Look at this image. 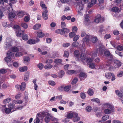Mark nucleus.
Wrapping results in <instances>:
<instances>
[{"label": "nucleus", "mask_w": 123, "mask_h": 123, "mask_svg": "<svg viewBox=\"0 0 123 123\" xmlns=\"http://www.w3.org/2000/svg\"><path fill=\"white\" fill-rule=\"evenodd\" d=\"M104 20V18L103 17H101V15L98 14L96 17L94 22L96 23H98L100 21H103Z\"/></svg>", "instance_id": "1a4fd4ad"}, {"label": "nucleus", "mask_w": 123, "mask_h": 123, "mask_svg": "<svg viewBox=\"0 0 123 123\" xmlns=\"http://www.w3.org/2000/svg\"><path fill=\"white\" fill-rule=\"evenodd\" d=\"M8 69H0V75H2L0 74H4L6 73L7 71V70Z\"/></svg>", "instance_id": "a18cd8bd"}, {"label": "nucleus", "mask_w": 123, "mask_h": 123, "mask_svg": "<svg viewBox=\"0 0 123 123\" xmlns=\"http://www.w3.org/2000/svg\"><path fill=\"white\" fill-rule=\"evenodd\" d=\"M44 113L40 112L38 113L36 115V118L34 120V123H39L40 122L39 118L43 115H44Z\"/></svg>", "instance_id": "9b49d317"}, {"label": "nucleus", "mask_w": 123, "mask_h": 123, "mask_svg": "<svg viewBox=\"0 0 123 123\" xmlns=\"http://www.w3.org/2000/svg\"><path fill=\"white\" fill-rule=\"evenodd\" d=\"M58 77L60 78H61L64 75V72L63 70H61L58 73Z\"/></svg>", "instance_id": "c756f323"}, {"label": "nucleus", "mask_w": 123, "mask_h": 123, "mask_svg": "<svg viewBox=\"0 0 123 123\" xmlns=\"http://www.w3.org/2000/svg\"><path fill=\"white\" fill-rule=\"evenodd\" d=\"M71 86L70 85H68L65 86H62L59 88V89L60 91H62L63 89L64 91L65 92H67L69 91L71 88Z\"/></svg>", "instance_id": "f8f14e48"}, {"label": "nucleus", "mask_w": 123, "mask_h": 123, "mask_svg": "<svg viewBox=\"0 0 123 123\" xmlns=\"http://www.w3.org/2000/svg\"><path fill=\"white\" fill-rule=\"evenodd\" d=\"M116 48L118 50L120 51H123V47L121 45H118Z\"/></svg>", "instance_id": "e2e57ef3"}, {"label": "nucleus", "mask_w": 123, "mask_h": 123, "mask_svg": "<svg viewBox=\"0 0 123 123\" xmlns=\"http://www.w3.org/2000/svg\"><path fill=\"white\" fill-rule=\"evenodd\" d=\"M49 84L52 86L55 85V82L53 80H49L48 82Z\"/></svg>", "instance_id": "69168bd1"}, {"label": "nucleus", "mask_w": 123, "mask_h": 123, "mask_svg": "<svg viewBox=\"0 0 123 123\" xmlns=\"http://www.w3.org/2000/svg\"><path fill=\"white\" fill-rule=\"evenodd\" d=\"M28 69L27 66H25L20 67L18 69L20 72H23L26 71Z\"/></svg>", "instance_id": "bb28decb"}, {"label": "nucleus", "mask_w": 123, "mask_h": 123, "mask_svg": "<svg viewBox=\"0 0 123 123\" xmlns=\"http://www.w3.org/2000/svg\"><path fill=\"white\" fill-rule=\"evenodd\" d=\"M111 44L115 48L117 44L116 42L115 41L112 40L111 42Z\"/></svg>", "instance_id": "5fc2aeb1"}, {"label": "nucleus", "mask_w": 123, "mask_h": 123, "mask_svg": "<svg viewBox=\"0 0 123 123\" xmlns=\"http://www.w3.org/2000/svg\"><path fill=\"white\" fill-rule=\"evenodd\" d=\"M20 65L19 62H14L13 64V66L16 68L18 67Z\"/></svg>", "instance_id": "49530a36"}, {"label": "nucleus", "mask_w": 123, "mask_h": 123, "mask_svg": "<svg viewBox=\"0 0 123 123\" xmlns=\"http://www.w3.org/2000/svg\"><path fill=\"white\" fill-rule=\"evenodd\" d=\"M20 90L23 91L25 89L26 87V83L24 82H23L21 84L20 86Z\"/></svg>", "instance_id": "c85d7f7f"}, {"label": "nucleus", "mask_w": 123, "mask_h": 123, "mask_svg": "<svg viewBox=\"0 0 123 123\" xmlns=\"http://www.w3.org/2000/svg\"><path fill=\"white\" fill-rule=\"evenodd\" d=\"M27 43L30 44H34L36 43L35 40L33 39H30L27 42Z\"/></svg>", "instance_id": "8fccbe9b"}, {"label": "nucleus", "mask_w": 123, "mask_h": 123, "mask_svg": "<svg viewBox=\"0 0 123 123\" xmlns=\"http://www.w3.org/2000/svg\"><path fill=\"white\" fill-rule=\"evenodd\" d=\"M114 109L113 107H111V108H107L104 110V112L106 114H109L114 111Z\"/></svg>", "instance_id": "2eb2a0df"}, {"label": "nucleus", "mask_w": 123, "mask_h": 123, "mask_svg": "<svg viewBox=\"0 0 123 123\" xmlns=\"http://www.w3.org/2000/svg\"><path fill=\"white\" fill-rule=\"evenodd\" d=\"M40 32H38V34H37V36L40 38H41L43 37L44 34L41 31H40Z\"/></svg>", "instance_id": "de8ad7c7"}, {"label": "nucleus", "mask_w": 123, "mask_h": 123, "mask_svg": "<svg viewBox=\"0 0 123 123\" xmlns=\"http://www.w3.org/2000/svg\"><path fill=\"white\" fill-rule=\"evenodd\" d=\"M80 55L79 51L78 50H76L74 52V56L77 59H78Z\"/></svg>", "instance_id": "c9c22d12"}, {"label": "nucleus", "mask_w": 123, "mask_h": 123, "mask_svg": "<svg viewBox=\"0 0 123 123\" xmlns=\"http://www.w3.org/2000/svg\"><path fill=\"white\" fill-rule=\"evenodd\" d=\"M81 98L83 99H84L86 97V94L84 92H81L80 94Z\"/></svg>", "instance_id": "4d7b16f0"}, {"label": "nucleus", "mask_w": 123, "mask_h": 123, "mask_svg": "<svg viewBox=\"0 0 123 123\" xmlns=\"http://www.w3.org/2000/svg\"><path fill=\"white\" fill-rule=\"evenodd\" d=\"M62 59H56L54 60V62L57 64H62Z\"/></svg>", "instance_id": "a878e982"}, {"label": "nucleus", "mask_w": 123, "mask_h": 123, "mask_svg": "<svg viewBox=\"0 0 123 123\" xmlns=\"http://www.w3.org/2000/svg\"><path fill=\"white\" fill-rule=\"evenodd\" d=\"M53 62V60L51 59H48L46 60L45 63H48L50 64L52 63Z\"/></svg>", "instance_id": "3c124183"}, {"label": "nucleus", "mask_w": 123, "mask_h": 123, "mask_svg": "<svg viewBox=\"0 0 123 123\" xmlns=\"http://www.w3.org/2000/svg\"><path fill=\"white\" fill-rule=\"evenodd\" d=\"M69 55V52L67 50H65L64 51L63 56L64 57L68 58Z\"/></svg>", "instance_id": "603ef678"}, {"label": "nucleus", "mask_w": 123, "mask_h": 123, "mask_svg": "<svg viewBox=\"0 0 123 123\" xmlns=\"http://www.w3.org/2000/svg\"><path fill=\"white\" fill-rule=\"evenodd\" d=\"M11 49L12 52H16L19 50V48L16 46L12 47Z\"/></svg>", "instance_id": "58836bf2"}, {"label": "nucleus", "mask_w": 123, "mask_h": 123, "mask_svg": "<svg viewBox=\"0 0 123 123\" xmlns=\"http://www.w3.org/2000/svg\"><path fill=\"white\" fill-rule=\"evenodd\" d=\"M76 112H74L70 111V112L68 113L67 115V118H66L65 119L63 120V121L65 122H67L69 121V120L68 118H71L73 117L74 115V114Z\"/></svg>", "instance_id": "6e6552de"}, {"label": "nucleus", "mask_w": 123, "mask_h": 123, "mask_svg": "<svg viewBox=\"0 0 123 123\" xmlns=\"http://www.w3.org/2000/svg\"><path fill=\"white\" fill-rule=\"evenodd\" d=\"M45 115L46 116L44 120L46 123H48L50 121V119L52 121L56 120V119L55 117H53L49 113H47V114H45Z\"/></svg>", "instance_id": "0eeeda50"}, {"label": "nucleus", "mask_w": 123, "mask_h": 123, "mask_svg": "<svg viewBox=\"0 0 123 123\" xmlns=\"http://www.w3.org/2000/svg\"><path fill=\"white\" fill-rule=\"evenodd\" d=\"M123 75V72L121 71L118 72L117 75V76L119 77H121Z\"/></svg>", "instance_id": "774afa93"}, {"label": "nucleus", "mask_w": 123, "mask_h": 123, "mask_svg": "<svg viewBox=\"0 0 123 123\" xmlns=\"http://www.w3.org/2000/svg\"><path fill=\"white\" fill-rule=\"evenodd\" d=\"M79 76L80 80H82L86 78L87 75L85 73L82 72L80 73Z\"/></svg>", "instance_id": "f3484780"}, {"label": "nucleus", "mask_w": 123, "mask_h": 123, "mask_svg": "<svg viewBox=\"0 0 123 123\" xmlns=\"http://www.w3.org/2000/svg\"><path fill=\"white\" fill-rule=\"evenodd\" d=\"M24 63L25 64H26L25 63V62H28L30 61V59L29 57L27 56H25L24 57Z\"/></svg>", "instance_id": "79ce46f5"}, {"label": "nucleus", "mask_w": 123, "mask_h": 123, "mask_svg": "<svg viewBox=\"0 0 123 123\" xmlns=\"http://www.w3.org/2000/svg\"><path fill=\"white\" fill-rule=\"evenodd\" d=\"M12 41L11 39L7 38L6 39L4 46V48L5 49H8L12 45Z\"/></svg>", "instance_id": "423d86ee"}, {"label": "nucleus", "mask_w": 123, "mask_h": 123, "mask_svg": "<svg viewBox=\"0 0 123 123\" xmlns=\"http://www.w3.org/2000/svg\"><path fill=\"white\" fill-rule=\"evenodd\" d=\"M89 17L87 14L85 15V19L84 24L86 25H88L89 23Z\"/></svg>", "instance_id": "a211bd4d"}, {"label": "nucleus", "mask_w": 123, "mask_h": 123, "mask_svg": "<svg viewBox=\"0 0 123 123\" xmlns=\"http://www.w3.org/2000/svg\"><path fill=\"white\" fill-rule=\"evenodd\" d=\"M40 5L41 6L43 11H46L47 10V7L45 4L42 1H41L40 2Z\"/></svg>", "instance_id": "5701e85b"}, {"label": "nucleus", "mask_w": 123, "mask_h": 123, "mask_svg": "<svg viewBox=\"0 0 123 123\" xmlns=\"http://www.w3.org/2000/svg\"><path fill=\"white\" fill-rule=\"evenodd\" d=\"M21 26L24 28V29H26L28 27L27 24L25 23H22L21 24Z\"/></svg>", "instance_id": "0e129e2a"}, {"label": "nucleus", "mask_w": 123, "mask_h": 123, "mask_svg": "<svg viewBox=\"0 0 123 123\" xmlns=\"http://www.w3.org/2000/svg\"><path fill=\"white\" fill-rule=\"evenodd\" d=\"M22 51L21 50V52H17L15 54V56L16 57H18L21 56L23 55Z\"/></svg>", "instance_id": "4c0bfd02"}, {"label": "nucleus", "mask_w": 123, "mask_h": 123, "mask_svg": "<svg viewBox=\"0 0 123 123\" xmlns=\"http://www.w3.org/2000/svg\"><path fill=\"white\" fill-rule=\"evenodd\" d=\"M112 74V73H105V77L107 79H110Z\"/></svg>", "instance_id": "c03bdc74"}, {"label": "nucleus", "mask_w": 123, "mask_h": 123, "mask_svg": "<svg viewBox=\"0 0 123 123\" xmlns=\"http://www.w3.org/2000/svg\"><path fill=\"white\" fill-rule=\"evenodd\" d=\"M24 14V13L22 11H19L18 12L17 15L19 18L22 17Z\"/></svg>", "instance_id": "2f4dec72"}, {"label": "nucleus", "mask_w": 123, "mask_h": 123, "mask_svg": "<svg viewBox=\"0 0 123 123\" xmlns=\"http://www.w3.org/2000/svg\"><path fill=\"white\" fill-rule=\"evenodd\" d=\"M9 18H13L15 17V13L11 12H10L9 10Z\"/></svg>", "instance_id": "e433bc0d"}, {"label": "nucleus", "mask_w": 123, "mask_h": 123, "mask_svg": "<svg viewBox=\"0 0 123 123\" xmlns=\"http://www.w3.org/2000/svg\"><path fill=\"white\" fill-rule=\"evenodd\" d=\"M53 68L56 70H58L59 69V67L58 64H55L53 66Z\"/></svg>", "instance_id": "338daca9"}, {"label": "nucleus", "mask_w": 123, "mask_h": 123, "mask_svg": "<svg viewBox=\"0 0 123 123\" xmlns=\"http://www.w3.org/2000/svg\"><path fill=\"white\" fill-rule=\"evenodd\" d=\"M90 40V41L92 43H96L98 40V39L97 37L93 35H87L84 38L83 40V44L82 46L84 47L85 46V43H86L87 44L89 42Z\"/></svg>", "instance_id": "f03ea898"}, {"label": "nucleus", "mask_w": 123, "mask_h": 123, "mask_svg": "<svg viewBox=\"0 0 123 123\" xmlns=\"http://www.w3.org/2000/svg\"><path fill=\"white\" fill-rule=\"evenodd\" d=\"M41 27V25L39 24H38L34 25L33 29L35 30H37L39 29Z\"/></svg>", "instance_id": "37998d69"}, {"label": "nucleus", "mask_w": 123, "mask_h": 123, "mask_svg": "<svg viewBox=\"0 0 123 123\" xmlns=\"http://www.w3.org/2000/svg\"><path fill=\"white\" fill-rule=\"evenodd\" d=\"M14 29H16V35L18 37L21 36L24 33V31H21L20 28V27L17 25H14L13 27Z\"/></svg>", "instance_id": "39448f33"}, {"label": "nucleus", "mask_w": 123, "mask_h": 123, "mask_svg": "<svg viewBox=\"0 0 123 123\" xmlns=\"http://www.w3.org/2000/svg\"><path fill=\"white\" fill-rule=\"evenodd\" d=\"M78 80V79L76 77H75L73 80L72 82V84L73 85L75 84L77 82Z\"/></svg>", "instance_id": "052dcab7"}, {"label": "nucleus", "mask_w": 123, "mask_h": 123, "mask_svg": "<svg viewBox=\"0 0 123 123\" xmlns=\"http://www.w3.org/2000/svg\"><path fill=\"white\" fill-rule=\"evenodd\" d=\"M114 63L115 68H119L121 66L122 64L121 62L117 60H114Z\"/></svg>", "instance_id": "dca6fc26"}, {"label": "nucleus", "mask_w": 123, "mask_h": 123, "mask_svg": "<svg viewBox=\"0 0 123 123\" xmlns=\"http://www.w3.org/2000/svg\"><path fill=\"white\" fill-rule=\"evenodd\" d=\"M6 79V76L4 75H0V90L1 89V84Z\"/></svg>", "instance_id": "aec40b11"}, {"label": "nucleus", "mask_w": 123, "mask_h": 123, "mask_svg": "<svg viewBox=\"0 0 123 123\" xmlns=\"http://www.w3.org/2000/svg\"><path fill=\"white\" fill-rule=\"evenodd\" d=\"M15 110H13L12 111L11 110V109L10 108H6L5 109V112L6 114H9L10 112H12L14 111Z\"/></svg>", "instance_id": "f704fd0d"}, {"label": "nucleus", "mask_w": 123, "mask_h": 123, "mask_svg": "<svg viewBox=\"0 0 123 123\" xmlns=\"http://www.w3.org/2000/svg\"><path fill=\"white\" fill-rule=\"evenodd\" d=\"M91 101L93 102H96L98 103H100V101L99 99L97 98H94L92 99L91 100Z\"/></svg>", "instance_id": "864d4df0"}, {"label": "nucleus", "mask_w": 123, "mask_h": 123, "mask_svg": "<svg viewBox=\"0 0 123 123\" xmlns=\"http://www.w3.org/2000/svg\"><path fill=\"white\" fill-rule=\"evenodd\" d=\"M77 72L76 71L74 70H68L67 71L66 73L68 74L72 75L74 74H77Z\"/></svg>", "instance_id": "393cba45"}, {"label": "nucleus", "mask_w": 123, "mask_h": 123, "mask_svg": "<svg viewBox=\"0 0 123 123\" xmlns=\"http://www.w3.org/2000/svg\"><path fill=\"white\" fill-rule=\"evenodd\" d=\"M97 0H91L90 2L87 5L88 7L90 8L93 5L96 4Z\"/></svg>", "instance_id": "6ab92c4d"}, {"label": "nucleus", "mask_w": 123, "mask_h": 123, "mask_svg": "<svg viewBox=\"0 0 123 123\" xmlns=\"http://www.w3.org/2000/svg\"><path fill=\"white\" fill-rule=\"evenodd\" d=\"M29 78V74L28 73H26L25 75L24 80L25 81H26L28 80Z\"/></svg>", "instance_id": "680f3d73"}, {"label": "nucleus", "mask_w": 123, "mask_h": 123, "mask_svg": "<svg viewBox=\"0 0 123 123\" xmlns=\"http://www.w3.org/2000/svg\"><path fill=\"white\" fill-rule=\"evenodd\" d=\"M12 100L11 98H7L5 99L3 101L4 104H7L10 102Z\"/></svg>", "instance_id": "a19ab883"}, {"label": "nucleus", "mask_w": 123, "mask_h": 123, "mask_svg": "<svg viewBox=\"0 0 123 123\" xmlns=\"http://www.w3.org/2000/svg\"><path fill=\"white\" fill-rule=\"evenodd\" d=\"M30 19V16L29 15H27L25 16L24 18V20L25 22H28Z\"/></svg>", "instance_id": "6e6d98bb"}, {"label": "nucleus", "mask_w": 123, "mask_h": 123, "mask_svg": "<svg viewBox=\"0 0 123 123\" xmlns=\"http://www.w3.org/2000/svg\"><path fill=\"white\" fill-rule=\"evenodd\" d=\"M115 92L116 94L119 97L122 98L123 97V88L121 90V92L118 90H117L115 91Z\"/></svg>", "instance_id": "412c9836"}, {"label": "nucleus", "mask_w": 123, "mask_h": 123, "mask_svg": "<svg viewBox=\"0 0 123 123\" xmlns=\"http://www.w3.org/2000/svg\"><path fill=\"white\" fill-rule=\"evenodd\" d=\"M97 49H95L94 50H95L96 52L97 51V53L98 52V48L99 49V54L101 56L103 54V53L105 51V49H104L102 48L101 47V45H99V46H97Z\"/></svg>", "instance_id": "9d476101"}, {"label": "nucleus", "mask_w": 123, "mask_h": 123, "mask_svg": "<svg viewBox=\"0 0 123 123\" xmlns=\"http://www.w3.org/2000/svg\"><path fill=\"white\" fill-rule=\"evenodd\" d=\"M76 7L78 10L81 11L84 8V5L81 2L78 3L76 5Z\"/></svg>", "instance_id": "4468645a"}, {"label": "nucleus", "mask_w": 123, "mask_h": 123, "mask_svg": "<svg viewBox=\"0 0 123 123\" xmlns=\"http://www.w3.org/2000/svg\"><path fill=\"white\" fill-rule=\"evenodd\" d=\"M9 87V85L8 83H4L2 86V87L3 89H6Z\"/></svg>", "instance_id": "09e8293b"}, {"label": "nucleus", "mask_w": 123, "mask_h": 123, "mask_svg": "<svg viewBox=\"0 0 123 123\" xmlns=\"http://www.w3.org/2000/svg\"><path fill=\"white\" fill-rule=\"evenodd\" d=\"M87 93L89 95L92 96L94 94V91L92 89L89 88L88 90Z\"/></svg>", "instance_id": "cd10ccee"}, {"label": "nucleus", "mask_w": 123, "mask_h": 123, "mask_svg": "<svg viewBox=\"0 0 123 123\" xmlns=\"http://www.w3.org/2000/svg\"><path fill=\"white\" fill-rule=\"evenodd\" d=\"M103 107L105 108H111V107H113V106L110 104L108 103H104L103 104Z\"/></svg>", "instance_id": "b1692460"}, {"label": "nucleus", "mask_w": 123, "mask_h": 123, "mask_svg": "<svg viewBox=\"0 0 123 123\" xmlns=\"http://www.w3.org/2000/svg\"><path fill=\"white\" fill-rule=\"evenodd\" d=\"M44 65L41 63H40L37 65L38 67L40 69H42L43 68Z\"/></svg>", "instance_id": "bf43d9fd"}, {"label": "nucleus", "mask_w": 123, "mask_h": 123, "mask_svg": "<svg viewBox=\"0 0 123 123\" xmlns=\"http://www.w3.org/2000/svg\"><path fill=\"white\" fill-rule=\"evenodd\" d=\"M92 62H90L88 63L87 65H89V67L91 69H94L95 67L96 66L95 64L93 63Z\"/></svg>", "instance_id": "7c9ffc66"}, {"label": "nucleus", "mask_w": 123, "mask_h": 123, "mask_svg": "<svg viewBox=\"0 0 123 123\" xmlns=\"http://www.w3.org/2000/svg\"><path fill=\"white\" fill-rule=\"evenodd\" d=\"M80 119V117L78 116V114L75 112L74 114V115L73 118V121L74 122H75L78 121Z\"/></svg>", "instance_id": "ddd939ff"}, {"label": "nucleus", "mask_w": 123, "mask_h": 123, "mask_svg": "<svg viewBox=\"0 0 123 123\" xmlns=\"http://www.w3.org/2000/svg\"><path fill=\"white\" fill-rule=\"evenodd\" d=\"M48 10L46 11H43L42 12V16L43 18L45 20H47L48 18V15L47 13Z\"/></svg>", "instance_id": "4be33fe9"}, {"label": "nucleus", "mask_w": 123, "mask_h": 123, "mask_svg": "<svg viewBox=\"0 0 123 123\" xmlns=\"http://www.w3.org/2000/svg\"><path fill=\"white\" fill-rule=\"evenodd\" d=\"M55 32L61 35H63L64 34V32L62 29H58L55 31Z\"/></svg>", "instance_id": "72a5a7b5"}, {"label": "nucleus", "mask_w": 123, "mask_h": 123, "mask_svg": "<svg viewBox=\"0 0 123 123\" xmlns=\"http://www.w3.org/2000/svg\"><path fill=\"white\" fill-rule=\"evenodd\" d=\"M104 54L106 57H108L109 58H111V59H109V61L107 62L106 63V65L107 66L109 67V68L110 70H111V67L110 66V65L111 63L112 62L111 60L113 58V56L110 53V51L108 50L105 51L104 52Z\"/></svg>", "instance_id": "7ed1b4c3"}, {"label": "nucleus", "mask_w": 123, "mask_h": 123, "mask_svg": "<svg viewBox=\"0 0 123 123\" xmlns=\"http://www.w3.org/2000/svg\"><path fill=\"white\" fill-rule=\"evenodd\" d=\"M97 51L96 52L95 50L93 51L91 54V58L89 57L86 59L85 54L82 53L80 55V57H79L78 60L80 62H81L84 65L86 64V62H87L88 64V63L92 62L94 58L97 56Z\"/></svg>", "instance_id": "f257e3e1"}, {"label": "nucleus", "mask_w": 123, "mask_h": 123, "mask_svg": "<svg viewBox=\"0 0 123 123\" xmlns=\"http://www.w3.org/2000/svg\"><path fill=\"white\" fill-rule=\"evenodd\" d=\"M7 55L6 57L4 59L5 61L8 64V63L10 62L11 60V57L13 58L14 56V53L11 52L10 51L7 52Z\"/></svg>", "instance_id": "20e7f679"}, {"label": "nucleus", "mask_w": 123, "mask_h": 123, "mask_svg": "<svg viewBox=\"0 0 123 123\" xmlns=\"http://www.w3.org/2000/svg\"><path fill=\"white\" fill-rule=\"evenodd\" d=\"M8 107L10 109L12 110V109H14L15 107V106L14 104L12 103H10L8 104Z\"/></svg>", "instance_id": "ea45409f"}, {"label": "nucleus", "mask_w": 123, "mask_h": 123, "mask_svg": "<svg viewBox=\"0 0 123 123\" xmlns=\"http://www.w3.org/2000/svg\"><path fill=\"white\" fill-rule=\"evenodd\" d=\"M22 37L23 40H27L28 39V36L26 34H23Z\"/></svg>", "instance_id": "13d9d810"}, {"label": "nucleus", "mask_w": 123, "mask_h": 123, "mask_svg": "<svg viewBox=\"0 0 123 123\" xmlns=\"http://www.w3.org/2000/svg\"><path fill=\"white\" fill-rule=\"evenodd\" d=\"M53 67V65L50 64H46L44 66V68L45 69L49 70L51 69Z\"/></svg>", "instance_id": "473e14b6"}]
</instances>
